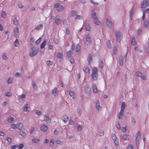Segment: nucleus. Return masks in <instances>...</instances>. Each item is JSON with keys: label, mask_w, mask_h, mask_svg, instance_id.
Masks as SVG:
<instances>
[{"label": "nucleus", "mask_w": 149, "mask_h": 149, "mask_svg": "<svg viewBox=\"0 0 149 149\" xmlns=\"http://www.w3.org/2000/svg\"><path fill=\"white\" fill-rule=\"evenodd\" d=\"M92 77L93 79L96 81L97 79V70L96 68L94 67L93 68L92 70Z\"/></svg>", "instance_id": "f257e3e1"}, {"label": "nucleus", "mask_w": 149, "mask_h": 149, "mask_svg": "<svg viewBox=\"0 0 149 149\" xmlns=\"http://www.w3.org/2000/svg\"><path fill=\"white\" fill-rule=\"evenodd\" d=\"M92 17L94 19V22L96 25H99L100 24V22L98 20L97 17H96V14L94 11L93 10L91 11Z\"/></svg>", "instance_id": "f03ea898"}, {"label": "nucleus", "mask_w": 149, "mask_h": 149, "mask_svg": "<svg viewBox=\"0 0 149 149\" xmlns=\"http://www.w3.org/2000/svg\"><path fill=\"white\" fill-rule=\"evenodd\" d=\"M112 138L113 140L115 146L116 148L118 146H119V140L118 139H117L115 135L114 134H113L112 135Z\"/></svg>", "instance_id": "7ed1b4c3"}, {"label": "nucleus", "mask_w": 149, "mask_h": 149, "mask_svg": "<svg viewBox=\"0 0 149 149\" xmlns=\"http://www.w3.org/2000/svg\"><path fill=\"white\" fill-rule=\"evenodd\" d=\"M30 53L29 55L31 57H33L36 55L38 52V50L35 47L32 48Z\"/></svg>", "instance_id": "20e7f679"}, {"label": "nucleus", "mask_w": 149, "mask_h": 149, "mask_svg": "<svg viewBox=\"0 0 149 149\" xmlns=\"http://www.w3.org/2000/svg\"><path fill=\"white\" fill-rule=\"evenodd\" d=\"M115 36H116V38L117 41L118 42H120L121 39L122 38V36L120 33L118 31H116Z\"/></svg>", "instance_id": "39448f33"}, {"label": "nucleus", "mask_w": 149, "mask_h": 149, "mask_svg": "<svg viewBox=\"0 0 149 149\" xmlns=\"http://www.w3.org/2000/svg\"><path fill=\"white\" fill-rule=\"evenodd\" d=\"M55 8H56V10L58 11H62L63 9V7L58 4H56L54 5Z\"/></svg>", "instance_id": "423d86ee"}, {"label": "nucleus", "mask_w": 149, "mask_h": 149, "mask_svg": "<svg viewBox=\"0 0 149 149\" xmlns=\"http://www.w3.org/2000/svg\"><path fill=\"white\" fill-rule=\"evenodd\" d=\"M149 5V0H144L141 5L142 8H145Z\"/></svg>", "instance_id": "0eeeda50"}, {"label": "nucleus", "mask_w": 149, "mask_h": 149, "mask_svg": "<svg viewBox=\"0 0 149 149\" xmlns=\"http://www.w3.org/2000/svg\"><path fill=\"white\" fill-rule=\"evenodd\" d=\"M14 36L16 37L19 34V29L18 27H16L14 29Z\"/></svg>", "instance_id": "6e6552de"}, {"label": "nucleus", "mask_w": 149, "mask_h": 149, "mask_svg": "<svg viewBox=\"0 0 149 149\" xmlns=\"http://www.w3.org/2000/svg\"><path fill=\"white\" fill-rule=\"evenodd\" d=\"M104 132L102 130L99 131L96 134V136H104Z\"/></svg>", "instance_id": "1a4fd4ad"}, {"label": "nucleus", "mask_w": 149, "mask_h": 149, "mask_svg": "<svg viewBox=\"0 0 149 149\" xmlns=\"http://www.w3.org/2000/svg\"><path fill=\"white\" fill-rule=\"evenodd\" d=\"M18 134L19 135L22 136L23 137H25L26 136V133L24 131L20 130L18 132Z\"/></svg>", "instance_id": "9d476101"}, {"label": "nucleus", "mask_w": 149, "mask_h": 149, "mask_svg": "<svg viewBox=\"0 0 149 149\" xmlns=\"http://www.w3.org/2000/svg\"><path fill=\"white\" fill-rule=\"evenodd\" d=\"M130 136L128 134L122 136V139L124 140H127L130 139Z\"/></svg>", "instance_id": "9b49d317"}, {"label": "nucleus", "mask_w": 149, "mask_h": 149, "mask_svg": "<svg viewBox=\"0 0 149 149\" xmlns=\"http://www.w3.org/2000/svg\"><path fill=\"white\" fill-rule=\"evenodd\" d=\"M83 70L85 73L88 74L90 73V70L89 68L87 66H84L83 68Z\"/></svg>", "instance_id": "f8f14e48"}, {"label": "nucleus", "mask_w": 149, "mask_h": 149, "mask_svg": "<svg viewBox=\"0 0 149 149\" xmlns=\"http://www.w3.org/2000/svg\"><path fill=\"white\" fill-rule=\"evenodd\" d=\"M140 131H138L136 135V143L137 141L140 139Z\"/></svg>", "instance_id": "ddd939ff"}, {"label": "nucleus", "mask_w": 149, "mask_h": 149, "mask_svg": "<svg viewBox=\"0 0 149 149\" xmlns=\"http://www.w3.org/2000/svg\"><path fill=\"white\" fill-rule=\"evenodd\" d=\"M23 127V125L21 123H19L17 125V128L20 130H22Z\"/></svg>", "instance_id": "4468645a"}, {"label": "nucleus", "mask_w": 149, "mask_h": 149, "mask_svg": "<svg viewBox=\"0 0 149 149\" xmlns=\"http://www.w3.org/2000/svg\"><path fill=\"white\" fill-rule=\"evenodd\" d=\"M48 129L47 127L45 125H43L41 127V130L43 132H45Z\"/></svg>", "instance_id": "2eb2a0df"}, {"label": "nucleus", "mask_w": 149, "mask_h": 149, "mask_svg": "<svg viewBox=\"0 0 149 149\" xmlns=\"http://www.w3.org/2000/svg\"><path fill=\"white\" fill-rule=\"evenodd\" d=\"M86 41L88 43L90 44L91 43V38L89 35H87L86 38Z\"/></svg>", "instance_id": "dca6fc26"}, {"label": "nucleus", "mask_w": 149, "mask_h": 149, "mask_svg": "<svg viewBox=\"0 0 149 149\" xmlns=\"http://www.w3.org/2000/svg\"><path fill=\"white\" fill-rule=\"evenodd\" d=\"M106 23L107 25L108 26H111L112 24V23L111 21L110 20H109L108 19H106Z\"/></svg>", "instance_id": "f3484780"}, {"label": "nucleus", "mask_w": 149, "mask_h": 149, "mask_svg": "<svg viewBox=\"0 0 149 149\" xmlns=\"http://www.w3.org/2000/svg\"><path fill=\"white\" fill-rule=\"evenodd\" d=\"M92 55L91 54H90L88 55L87 61L89 63H90L91 61L92 60Z\"/></svg>", "instance_id": "a211bd4d"}, {"label": "nucleus", "mask_w": 149, "mask_h": 149, "mask_svg": "<svg viewBox=\"0 0 149 149\" xmlns=\"http://www.w3.org/2000/svg\"><path fill=\"white\" fill-rule=\"evenodd\" d=\"M62 119L64 122H66L68 119V117L66 115H64L62 117Z\"/></svg>", "instance_id": "6ab92c4d"}, {"label": "nucleus", "mask_w": 149, "mask_h": 149, "mask_svg": "<svg viewBox=\"0 0 149 149\" xmlns=\"http://www.w3.org/2000/svg\"><path fill=\"white\" fill-rule=\"evenodd\" d=\"M44 120L48 122L51 121V119L49 118L48 115H46L45 116Z\"/></svg>", "instance_id": "aec40b11"}, {"label": "nucleus", "mask_w": 149, "mask_h": 149, "mask_svg": "<svg viewBox=\"0 0 149 149\" xmlns=\"http://www.w3.org/2000/svg\"><path fill=\"white\" fill-rule=\"evenodd\" d=\"M149 12V9H146L145 11H144L143 16L142 17V19L144 20L145 18V14L146 13H148Z\"/></svg>", "instance_id": "412c9836"}, {"label": "nucleus", "mask_w": 149, "mask_h": 149, "mask_svg": "<svg viewBox=\"0 0 149 149\" xmlns=\"http://www.w3.org/2000/svg\"><path fill=\"white\" fill-rule=\"evenodd\" d=\"M61 20L59 18H57L55 20V23L57 25L61 23Z\"/></svg>", "instance_id": "4be33fe9"}, {"label": "nucleus", "mask_w": 149, "mask_h": 149, "mask_svg": "<svg viewBox=\"0 0 149 149\" xmlns=\"http://www.w3.org/2000/svg\"><path fill=\"white\" fill-rule=\"evenodd\" d=\"M77 130L79 131H81L82 130L83 126L78 124H77Z\"/></svg>", "instance_id": "5701e85b"}, {"label": "nucleus", "mask_w": 149, "mask_h": 149, "mask_svg": "<svg viewBox=\"0 0 149 149\" xmlns=\"http://www.w3.org/2000/svg\"><path fill=\"white\" fill-rule=\"evenodd\" d=\"M125 102H123L121 104V109L120 111V112H123L124 109L125 107Z\"/></svg>", "instance_id": "b1692460"}, {"label": "nucleus", "mask_w": 149, "mask_h": 149, "mask_svg": "<svg viewBox=\"0 0 149 149\" xmlns=\"http://www.w3.org/2000/svg\"><path fill=\"white\" fill-rule=\"evenodd\" d=\"M40 141V139H38L34 138L32 139V141L34 143H37L39 142Z\"/></svg>", "instance_id": "393cba45"}, {"label": "nucleus", "mask_w": 149, "mask_h": 149, "mask_svg": "<svg viewBox=\"0 0 149 149\" xmlns=\"http://www.w3.org/2000/svg\"><path fill=\"white\" fill-rule=\"evenodd\" d=\"M93 91L94 93H97V89L96 86L95 85H94L93 86Z\"/></svg>", "instance_id": "a878e982"}, {"label": "nucleus", "mask_w": 149, "mask_h": 149, "mask_svg": "<svg viewBox=\"0 0 149 149\" xmlns=\"http://www.w3.org/2000/svg\"><path fill=\"white\" fill-rule=\"evenodd\" d=\"M42 24H40L37 25L35 27V29L36 30H39L42 28Z\"/></svg>", "instance_id": "bb28decb"}, {"label": "nucleus", "mask_w": 149, "mask_h": 149, "mask_svg": "<svg viewBox=\"0 0 149 149\" xmlns=\"http://www.w3.org/2000/svg\"><path fill=\"white\" fill-rule=\"evenodd\" d=\"M116 126L118 130L120 129V125L119 122H117L116 123Z\"/></svg>", "instance_id": "cd10ccee"}, {"label": "nucleus", "mask_w": 149, "mask_h": 149, "mask_svg": "<svg viewBox=\"0 0 149 149\" xmlns=\"http://www.w3.org/2000/svg\"><path fill=\"white\" fill-rule=\"evenodd\" d=\"M46 44V41H43L42 43L40 45V48H43L45 46V45Z\"/></svg>", "instance_id": "c85d7f7f"}, {"label": "nucleus", "mask_w": 149, "mask_h": 149, "mask_svg": "<svg viewBox=\"0 0 149 149\" xmlns=\"http://www.w3.org/2000/svg\"><path fill=\"white\" fill-rule=\"evenodd\" d=\"M123 112H119L118 115V117L119 119H121L123 118Z\"/></svg>", "instance_id": "c756f323"}, {"label": "nucleus", "mask_w": 149, "mask_h": 149, "mask_svg": "<svg viewBox=\"0 0 149 149\" xmlns=\"http://www.w3.org/2000/svg\"><path fill=\"white\" fill-rule=\"evenodd\" d=\"M80 46L79 45H77L76 47V51L77 52H78L80 49Z\"/></svg>", "instance_id": "7c9ffc66"}, {"label": "nucleus", "mask_w": 149, "mask_h": 149, "mask_svg": "<svg viewBox=\"0 0 149 149\" xmlns=\"http://www.w3.org/2000/svg\"><path fill=\"white\" fill-rule=\"evenodd\" d=\"M19 43L18 40L16 39L14 42V45L15 46H17L19 45Z\"/></svg>", "instance_id": "2f4dec72"}, {"label": "nucleus", "mask_w": 149, "mask_h": 149, "mask_svg": "<svg viewBox=\"0 0 149 149\" xmlns=\"http://www.w3.org/2000/svg\"><path fill=\"white\" fill-rule=\"evenodd\" d=\"M76 14V12L74 11H71L70 13V15L71 16H73L75 15Z\"/></svg>", "instance_id": "473e14b6"}, {"label": "nucleus", "mask_w": 149, "mask_h": 149, "mask_svg": "<svg viewBox=\"0 0 149 149\" xmlns=\"http://www.w3.org/2000/svg\"><path fill=\"white\" fill-rule=\"evenodd\" d=\"M6 13L3 11H2L1 14V16L3 18H5L6 17Z\"/></svg>", "instance_id": "72a5a7b5"}, {"label": "nucleus", "mask_w": 149, "mask_h": 149, "mask_svg": "<svg viewBox=\"0 0 149 149\" xmlns=\"http://www.w3.org/2000/svg\"><path fill=\"white\" fill-rule=\"evenodd\" d=\"M70 95L73 97V98H74V95L75 94V93L74 91H70L69 93Z\"/></svg>", "instance_id": "f704fd0d"}, {"label": "nucleus", "mask_w": 149, "mask_h": 149, "mask_svg": "<svg viewBox=\"0 0 149 149\" xmlns=\"http://www.w3.org/2000/svg\"><path fill=\"white\" fill-rule=\"evenodd\" d=\"M149 24V22L148 20H147L144 23V26L145 27H147L148 26Z\"/></svg>", "instance_id": "c9c22d12"}, {"label": "nucleus", "mask_w": 149, "mask_h": 149, "mask_svg": "<svg viewBox=\"0 0 149 149\" xmlns=\"http://www.w3.org/2000/svg\"><path fill=\"white\" fill-rule=\"evenodd\" d=\"M63 56L62 53H59L57 55V57L58 58H62Z\"/></svg>", "instance_id": "e433bc0d"}, {"label": "nucleus", "mask_w": 149, "mask_h": 149, "mask_svg": "<svg viewBox=\"0 0 149 149\" xmlns=\"http://www.w3.org/2000/svg\"><path fill=\"white\" fill-rule=\"evenodd\" d=\"M13 24L15 25H17L18 24V20L16 18H14L13 20Z\"/></svg>", "instance_id": "4c0bfd02"}, {"label": "nucleus", "mask_w": 149, "mask_h": 149, "mask_svg": "<svg viewBox=\"0 0 149 149\" xmlns=\"http://www.w3.org/2000/svg\"><path fill=\"white\" fill-rule=\"evenodd\" d=\"M69 124L71 125H73L74 124V122L72 120L70 119L69 121Z\"/></svg>", "instance_id": "58836bf2"}, {"label": "nucleus", "mask_w": 149, "mask_h": 149, "mask_svg": "<svg viewBox=\"0 0 149 149\" xmlns=\"http://www.w3.org/2000/svg\"><path fill=\"white\" fill-rule=\"evenodd\" d=\"M72 53L70 51L68 52L67 53V56L68 57H70L72 55Z\"/></svg>", "instance_id": "ea45409f"}, {"label": "nucleus", "mask_w": 149, "mask_h": 149, "mask_svg": "<svg viewBox=\"0 0 149 149\" xmlns=\"http://www.w3.org/2000/svg\"><path fill=\"white\" fill-rule=\"evenodd\" d=\"M28 104H26V106L24 107L23 109V111H27V109H29V107L28 106Z\"/></svg>", "instance_id": "a19ab883"}, {"label": "nucleus", "mask_w": 149, "mask_h": 149, "mask_svg": "<svg viewBox=\"0 0 149 149\" xmlns=\"http://www.w3.org/2000/svg\"><path fill=\"white\" fill-rule=\"evenodd\" d=\"M24 147V145L22 143L17 145V147L18 149H22Z\"/></svg>", "instance_id": "79ce46f5"}, {"label": "nucleus", "mask_w": 149, "mask_h": 149, "mask_svg": "<svg viewBox=\"0 0 149 149\" xmlns=\"http://www.w3.org/2000/svg\"><path fill=\"white\" fill-rule=\"evenodd\" d=\"M14 120V118L13 117H10L8 119V121L10 123H12Z\"/></svg>", "instance_id": "37998d69"}, {"label": "nucleus", "mask_w": 149, "mask_h": 149, "mask_svg": "<svg viewBox=\"0 0 149 149\" xmlns=\"http://www.w3.org/2000/svg\"><path fill=\"white\" fill-rule=\"evenodd\" d=\"M58 89L57 88H56L52 91V93L53 95H55Z\"/></svg>", "instance_id": "c03bdc74"}, {"label": "nucleus", "mask_w": 149, "mask_h": 149, "mask_svg": "<svg viewBox=\"0 0 149 149\" xmlns=\"http://www.w3.org/2000/svg\"><path fill=\"white\" fill-rule=\"evenodd\" d=\"M90 91V88L88 87H86L85 90V91L86 93H89Z\"/></svg>", "instance_id": "a18cd8bd"}, {"label": "nucleus", "mask_w": 149, "mask_h": 149, "mask_svg": "<svg viewBox=\"0 0 149 149\" xmlns=\"http://www.w3.org/2000/svg\"><path fill=\"white\" fill-rule=\"evenodd\" d=\"M127 149H134V147L132 144L128 145Z\"/></svg>", "instance_id": "49530a36"}, {"label": "nucleus", "mask_w": 149, "mask_h": 149, "mask_svg": "<svg viewBox=\"0 0 149 149\" xmlns=\"http://www.w3.org/2000/svg\"><path fill=\"white\" fill-rule=\"evenodd\" d=\"M86 30L87 31H89L91 29V26L90 24L87 25L86 27Z\"/></svg>", "instance_id": "de8ad7c7"}, {"label": "nucleus", "mask_w": 149, "mask_h": 149, "mask_svg": "<svg viewBox=\"0 0 149 149\" xmlns=\"http://www.w3.org/2000/svg\"><path fill=\"white\" fill-rule=\"evenodd\" d=\"M136 43V41L135 40L134 38H133L132 40H131V44L133 45H135Z\"/></svg>", "instance_id": "09e8293b"}, {"label": "nucleus", "mask_w": 149, "mask_h": 149, "mask_svg": "<svg viewBox=\"0 0 149 149\" xmlns=\"http://www.w3.org/2000/svg\"><path fill=\"white\" fill-rule=\"evenodd\" d=\"M136 76L140 77L141 75V73L139 71L137 72L136 73Z\"/></svg>", "instance_id": "8fccbe9b"}, {"label": "nucleus", "mask_w": 149, "mask_h": 149, "mask_svg": "<svg viewBox=\"0 0 149 149\" xmlns=\"http://www.w3.org/2000/svg\"><path fill=\"white\" fill-rule=\"evenodd\" d=\"M100 103L99 102H97L96 103V109H99V108L100 107Z\"/></svg>", "instance_id": "3c124183"}, {"label": "nucleus", "mask_w": 149, "mask_h": 149, "mask_svg": "<svg viewBox=\"0 0 149 149\" xmlns=\"http://www.w3.org/2000/svg\"><path fill=\"white\" fill-rule=\"evenodd\" d=\"M54 143V140L53 139H52L50 140V146H53Z\"/></svg>", "instance_id": "603ef678"}, {"label": "nucleus", "mask_w": 149, "mask_h": 149, "mask_svg": "<svg viewBox=\"0 0 149 149\" xmlns=\"http://www.w3.org/2000/svg\"><path fill=\"white\" fill-rule=\"evenodd\" d=\"M46 63L47 65L50 66L52 64L53 62L52 61H47Z\"/></svg>", "instance_id": "864d4df0"}, {"label": "nucleus", "mask_w": 149, "mask_h": 149, "mask_svg": "<svg viewBox=\"0 0 149 149\" xmlns=\"http://www.w3.org/2000/svg\"><path fill=\"white\" fill-rule=\"evenodd\" d=\"M119 64L121 66L123 65V61L122 57H121V60L119 61Z\"/></svg>", "instance_id": "5fc2aeb1"}, {"label": "nucleus", "mask_w": 149, "mask_h": 149, "mask_svg": "<svg viewBox=\"0 0 149 149\" xmlns=\"http://www.w3.org/2000/svg\"><path fill=\"white\" fill-rule=\"evenodd\" d=\"M6 140L9 143H10L12 141L10 137H7L6 138Z\"/></svg>", "instance_id": "6e6d98bb"}, {"label": "nucleus", "mask_w": 149, "mask_h": 149, "mask_svg": "<svg viewBox=\"0 0 149 149\" xmlns=\"http://www.w3.org/2000/svg\"><path fill=\"white\" fill-rule=\"evenodd\" d=\"M11 127L12 129H15L17 128V125H16L14 124H13L11 125Z\"/></svg>", "instance_id": "4d7b16f0"}, {"label": "nucleus", "mask_w": 149, "mask_h": 149, "mask_svg": "<svg viewBox=\"0 0 149 149\" xmlns=\"http://www.w3.org/2000/svg\"><path fill=\"white\" fill-rule=\"evenodd\" d=\"M107 46H108V48L110 47L111 46V44L110 41L109 40H108L107 42Z\"/></svg>", "instance_id": "13d9d810"}, {"label": "nucleus", "mask_w": 149, "mask_h": 149, "mask_svg": "<svg viewBox=\"0 0 149 149\" xmlns=\"http://www.w3.org/2000/svg\"><path fill=\"white\" fill-rule=\"evenodd\" d=\"M12 78L11 77H10L8 80L7 81V82L8 84H11L12 83Z\"/></svg>", "instance_id": "bf43d9fd"}, {"label": "nucleus", "mask_w": 149, "mask_h": 149, "mask_svg": "<svg viewBox=\"0 0 149 149\" xmlns=\"http://www.w3.org/2000/svg\"><path fill=\"white\" fill-rule=\"evenodd\" d=\"M2 57L4 59H6L7 58V57L6 56V54L5 53H4L2 55Z\"/></svg>", "instance_id": "052dcab7"}, {"label": "nucleus", "mask_w": 149, "mask_h": 149, "mask_svg": "<svg viewBox=\"0 0 149 149\" xmlns=\"http://www.w3.org/2000/svg\"><path fill=\"white\" fill-rule=\"evenodd\" d=\"M103 62L102 61H101L100 62V64L99 66H100V67L101 69H102L103 67Z\"/></svg>", "instance_id": "680f3d73"}, {"label": "nucleus", "mask_w": 149, "mask_h": 149, "mask_svg": "<svg viewBox=\"0 0 149 149\" xmlns=\"http://www.w3.org/2000/svg\"><path fill=\"white\" fill-rule=\"evenodd\" d=\"M26 97V95L25 94H23L22 95H21L19 96V98L20 99H22L23 98H25Z\"/></svg>", "instance_id": "e2e57ef3"}, {"label": "nucleus", "mask_w": 149, "mask_h": 149, "mask_svg": "<svg viewBox=\"0 0 149 149\" xmlns=\"http://www.w3.org/2000/svg\"><path fill=\"white\" fill-rule=\"evenodd\" d=\"M41 40V38H40L38 39L36 42V43L37 44H39Z\"/></svg>", "instance_id": "0e129e2a"}, {"label": "nucleus", "mask_w": 149, "mask_h": 149, "mask_svg": "<svg viewBox=\"0 0 149 149\" xmlns=\"http://www.w3.org/2000/svg\"><path fill=\"white\" fill-rule=\"evenodd\" d=\"M17 147V145H13L11 146V149H15Z\"/></svg>", "instance_id": "69168bd1"}, {"label": "nucleus", "mask_w": 149, "mask_h": 149, "mask_svg": "<svg viewBox=\"0 0 149 149\" xmlns=\"http://www.w3.org/2000/svg\"><path fill=\"white\" fill-rule=\"evenodd\" d=\"M12 95V93L10 92H7L6 94V96H10Z\"/></svg>", "instance_id": "338daca9"}, {"label": "nucleus", "mask_w": 149, "mask_h": 149, "mask_svg": "<svg viewBox=\"0 0 149 149\" xmlns=\"http://www.w3.org/2000/svg\"><path fill=\"white\" fill-rule=\"evenodd\" d=\"M32 85L33 88L34 89H36L37 88V86L35 84L34 82H32Z\"/></svg>", "instance_id": "774afa93"}]
</instances>
